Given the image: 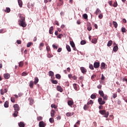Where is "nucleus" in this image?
<instances>
[{
  "instance_id": "nucleus-21",
  "label": "nucleus",
  "mask_w": 127,
  "mask_h": 127,
  "mask_svg": "<svg viewBox=\"0 0 127 127\" xmlns=\"http://www.w3.org/2000/svg\"><path fill=\"white\" fill-rule=\"evenodd\" d=\"M39 79H38V77H35V78H34V84H35V85H36V84L38 83V82H39Z\"/></svg>"
},
{
  "instance_id": "nucleus-19",
  "label": "nucleus",
  "mask_w": 127,
  "mask_h": 127,
  "mask_svg": "<svg viewBox=\"0 0 127 127\" xmlns=\"http://www.w3.org/2000/svg\"><path fill=\"white\" fill-rule=\"evenodd\" d=\"M99 94L100 95L101 97L103 98L104 97V96H105V94L103 91V90H99Z\"/></svg>"
},
{
  "instance_id": "nucleus-50",
  "label": "nucleus",
  "mask_w": 127,
  "mask_h": 127,
  "mask_svg": "<svg viewBox=\"0 0 127 127\" xmlns=\"http://www.w3.org/2000/svg\"><path fill=\"white\" fill-rule=\"evenodd\" d=\"M118 5V4L117 2L116 1V2H114V3L113 4V6L114 7H117Z\"/></svg>"
},
{
  "instance_id": "nucleus-59",
  "label": "nucleus",
  "mask_w": 127,
  "mask_h": 127,
  "mask_svg": "<svg viewBox=\"0 0 127 127\" xmlns=\"http://www.w3.org/2000/svg\"><path fill=\"white\" fill-rule=\"evenodd\" d=\"M93 127H97V123H96V122H93Z\"/></svg>"
},
{
  "instance_id": "nucleus-9",
  "label": "nucleus",
  "mask_w": 127,
  "mask_h": 127,
  "mask_svg": "<svg viewBox=\"0 0 127 127\" xmlns=\"http://www.w3.org/2000/svg\"><path fill=\"white\" fill-rule=\"evenodd\" d=\"M80 70L82 72V73H84V74L86 73L87 71V70L85 67H80Z\"/></svg>"
},
{
  "instance_id": "nucleus-32",
  "label": "nucleus",
  "mask_w": 127,
  "mask_h": 127,
  "mask_svg": "<svg viewBox=\"0 0 127 127\" xmlns=\"http://www.w3.org/2000/svg\"><path fill=\"white\" fill-rule=\"evenodd\" d=\"M112 44H113L112 40H109V41L108 43L107 46L110 47V46H112Z\"/></svg>"
},
{
  "instance_id": "nucleus-38",
  "label": "nucleus",
  "mask_w": 127,
  "mask_h": 127,
  "mask_svg": "<svg viewBox=\"0 0 127 127\" xmlns=\"http://www.w3.org/2000/svg\"><path fill=\"white\" fill-rule=\"evenodd\" d=\"M37 121H40L43 120L42 116H38L37 118Z\"/></svg>"
},
{
  "instance_id": "nucleus-42",
  "label": "nucleus",
  "mask_w": 127,
  "mask_h": 127,
  "mask_svg": "<svg viewBox=\"0 0 127 127\" xmlns=\"http://www.w3.org/2000/svg\"><path fill=\"white\" fill-rule=\"evenodd\" d=\"M49 75H50V76H53L54 75V72L52 71V70H50Z\"/></svg>"
},
{
  "instance_id": "nucleus-33",
  "label": "nucleus",
  "mask_w": 127,
  "mask_h": 127,
  "mask_svg": "<svg viewBox=\"0 0 127 127\" xmlns=\"http://www.w3.org/2000/svg\"><path fill=\"white\" fill-rule=\"evenodd\" d=\"M90 97L92 99H96V98H97V95H96V94H91Z\"/></svg>"
},
{
  "instance_id": "nucleus-47",
  "label": "nucleus",
  "mask_w": 127,
  "mask_h": 127,
  "mask_svg": "<svg viewBox=\"0 0 127 127\" xmlns=\"http://www.w3.org/2000/svg\"><path fill=\"white\" fill-rule=\"evenodd\" d=\"M33 43L32 42H29L27 43V47L29 48L31 45H32Z\"/></svg>"
},
{
  "instance_id": "nucleus-10",
  "label": "nucleus",
  "mask_w": 127,
  "mask_h": 127,
  "mask_svg": "<svg viewBox=\"0 0 127 127\" xmlns=\"http://www.w3.org/2000/svg\"><path fill=\"white\" fill-rule=\"evenodd\" d=\"M7 89L4 88V91L3 92V89H0V92L1 95H4V93H7Z\"/></svg>"
},
{
  "instance_id": "nucleus-56",
  "label": "nucleus",
  "mask_w": 127,
  "mask_h": 127,
  "mask_svg": "<svg viewBox=\"0 0 127 127\" xmlns=\"http://www.w3.org/2000/svg\"><path fill=\"white\" fill-rule=\"evenodd\" d=\"M103 14L100 13L99 15V18H100V19H102V18H103Z\"/></svg>"
},
{
  "instance_id": "nucleus-4",
  "label": "nucleus",
  "mask_w": 127,
  "mask_h": 127,
  "mask_svg": "<svg viewBox=\"0 0 127 127\" xmlns=\"http://www.w3.org/2000/svg\"><path fill=\"white\" fill-rule=\"evenodd\" d=\"M98 102L100 105H104L106 103V102H105V101H103V99L101 97L98 98Z\"/></svg>"
},
{
  "instance_id": "nucleus-8",
  "label": "nucleus",
  "mask_w": 127,
  "mask_h": 127,
  "mask_svg": "<svg viewBox=\"0 0 127 127\" xmlns=\"http://www.w3.org/2000/svg\"><path fill=\"white\" fill-rule=\"evenodd\" d=\"M13 108L15 111H18L20 110V107L18 104H15V105H13Z\"/></svg>"
},
{
  "instance_id": "nucleus-13",
  "label": "nucleus",
  "mask_w": 127,
  "mask_h": 127,
  "mask_svg": "<svg viewBox=\"0 0 127 127\" xmlns=\"http://www.w3.org/2000/svg\"><path fill=\"white\" fill-rule=\"evenodd\" d=\"M67 103H68V105H69V106L71 107L73 105L74 102H73V100H68L67 102Z\"/></svg>"
},
{
  "instance_id": "nucleus-7",
  "label": "nucleus",
  "mask_w": 127,
  "mask_h": 127,
  "mask_svg": "<svg viewBox=\"0 0 127 127\" xmlns=\"http://www.w3.org/2000/svg\"><path fill=\"white\" fill-rule=\"evenodd\" d=\"M56 88L58 91H60V92H63V88L62 86L58 85L57 86Z\"/></svg>"
},
{
  "instance_id": "nucleus-40",
  "label": "nucleus",
  "mask_w": 127,
  "mask_h": 127,
  "mask_svg": "<svg viewBox=\"0 0 127 127\" xmlns=\"http://www.w3.org/2000/svg\"><path fill=\"white\" fill-rule=\"evenodd\" d=\"M89 67L90 69H91V70H94V66L93 65V64H89Z\"/></svg>"
},
{
  "instance_id": "nucleus-43",
  "label": "nucleus",
  "mask_w": 127,
  "mask_h": 127,
  "mask_svg": "<svg viewBox=\"0 0 127 127\" xmlns=\"http://www.w3.org/2000/svg\"><path fill=\"white\" fill-rule=\"evenodd\" d=\"M122 32L123 33H125L127 32V29L125 27H122L121 29Z\"/></svg>"
},
{
  "instance_id": "nucleus-60",
  "label": "nucleus",
  "mask_w": 127,
  "mask_h": 127,
  "mask_svg": "<svg viewBox=\"0 0 127 127\" xmlns=\"http://www.w3.org/2000/svg\"><path fill=\"white\" fill-rule=\"evenodd\" d=\"M123 82H126L127 84V79H126V78H125V77L123 78Z\"/></svg>"
},
{
  "instance_id": "nucleus-41",
  "label": "nucleus",
  "mask_w": 127,
  "mask_h": 127,
  "mask_svg": "<svg viewBox=\"0 0 127 127\" xmlns=\"http://www.w3.org/2000/svg\"><path fill=\"white\" fill-rule=\"evenodd\" d=\"M86 43V42L85 41V40H82L80 42L81 45H84V44H85Z\"/></svg>"
},
{
  "instance_id": "nucleus-5",
  "label": "nucleus",
  "mask_w": 127,
  "mask_h": 127,
  "mask_svg": "<svg viewBox=\"0 0 127 127\" xmlns=\"http://www.w3.org/2000/svg\"><path fill=\"white\" fill-rule=\"evenodd\" d=\"M100 64V63L99 62H95L93 64V66L95 68H99Z\"/></svg>"
},
{
  "instance_id": "nucleus-64",
  "label": "nucleus",
  "mask_w": 127,
  "mask_h": 127,
  "mask_svg": "<svg viewBox=\"0 0 127 127\" xmlns=\"http://www.w3.org/2000/svg\"><path fill=\"white\" fill-rule=\"evenodd\" d=\"M17 43L18 44H21V40H17Z\"/></svg>"
},
{
  "instance_id": "nucleus-27",
  "label": "nucleus",
  "mask_w": 127,
  "mask_h": 127,
  "mask_svg": "<svg viewBox=\"0 0 127 127\" xmlns=\"http://www.w3.org/2000/svg\"><path fill=\"white\" fill-rule=\"evenodd\" d=\"M66 49H67L68 52H71V48L70 47V46H68V45H66Z\"/></svg>"
},
{
  "instance_id": "nucleus-44",
  "label": "nucleus",
  "mask_w": 127,
  "mask_h": 127,
  "mask_svg": "<svg viewBox=\"0 0 127 127\" xmlns=\"http://www.w3.org/2000/svg\"><path fill=\"white\" fill-rule=\"evenodd\" d=\"M46 49H47L48 53L51 51V48L49 46H47Z\"/></svg>"
},
{
  "instance_id": "nucleus-12",
  "label": "nucleus",
  "mask_w": 127,
  "mask_h": 127,
  "mask_svg": "<svg viewBox=\"0 0 127 127\" xmlns=\"http://www.w3.org/2000/svg\"><path fill=\"white\" fill-rule=\"evenodd\" d=\"M101 68L102 69H106V64L105 63H102L101 64Z\"/></svg>"
},
{
  "instance_id": "nucleus-36",
  "label": "nucleus",
  "mask_w": 127,
  "mask_h": 127,
  "mask_svg": "<svg viewBox=\"0 0 127 127\" xmlns=\"http://www.w3.org/2000/svg\"><path fill=\"white\" fill-rule=\"evenodd\" d=\"M50 123H55V120L54 118H50L49 119Z\"/></svg>"
},
{
  "instance_id": "nucleus-35",
  "label": "nucleus",
  "mask_w": 127,
  "mask_h": 127,
  "mask_svg": "<svg viewBox=\"0 0 127 127\" xmlns=\"http://www.w3.org/2000/svg\"><path fill=\"white\" fill-rule=\"evenodd\" d=\"M24 65V62L23 61L20 62V63H19V67H23Z\"/></svg>"
},
{
  "instance_id": "nucleus-55",
  "label": "nucleus",
  "mask_w": 127,
  "mask_h": 127,
  "mask_svg": "<svg viewBox=\"0 0 127 127\" xmlns=\"http://www.w3.org/2000/svg\"><path fill=\"white\" fill-rule=\"evenodd\" d=\"M113 97L114 99H116V98L117 97V93H113Z\"/></svg>"
},
{
  "instance_id": "nucleus-48",
  "label": "nucleus",
  "mask_w": 127,
  "mask_h": 127,
  "mask_svg": "<svg viewBox=\"0 0 127 127\" xmlns=\"http://www.w3.org/2000/svg\"><path fill=\"white\" fill-rule=\"evenodd\" d=\"M83 17L84 18V19H87V18H88V15L87 14H83Z\"/></svg>"
},
{
  "instance_id": "nucleus-1",
  "label": "nucleus",
  "mask_w": 127,
  "mask_h": 127,
  "mask_svg": "<svg viewBox=\"0 0 127 127\" xmlns=\"http://www.w3.org/2000/svg\"><path fill=\"white\" fill-rule=\"evenodd\" d=\"M99 113L102 115H105L104 117H106V118L109 117V112H106V110H100Z\"/></svg>"
},
{
  "instance_id": "nucleus-63",
  "label": "nucleus",
  "mask_w": 127,
  "mask_h": 127,
  "mask_svg": "<svg viewBox=\"0 0 127 127\" xmlns=\"http://www.w3.org/2000/svg\"><path fill=\"white\" fill-rule=\"evenodd\" d=\"M105 79V76H104L103 74H102L101 80H104Z\"/></svg>"
},
{
  "instance_id": "nucleus-39",
  "label": "nucleus",
  "mask_w": 127,
  "mask_h": 127,
  "mask_svg": "<svg viewBox=\"0 0 127 127\" xmlns=\"http://www.w3.org/2000/svg\"><path fill=\"white\" fill-rule=\"evenodd\" d=\"M56 78H57V79H61V75L59 74H57L56 75Z\"/></svg>"
},
{
  "instance_id": "nucleus-28",
  "label": "nucleus",
  "mask_w": 127,
  "mask_h": 127,
  "mask_svg": "<svg viewBox=\"0 0 127 127\" xmlns=\"http://www.w3.org/2000/svg\"><path fill=\"white\" fill-rule=\"evenodd\" d=\"M92 29V26H91L90 23H89V24H88V26H87V30L88 31H91Z\"/></svg>"
},
{
  "instance_id": "nucleus-24",
  "label": "nucleus",
  "mask_w": 127,
  "mask_h": 127,
  "mask_svg": "<svg viewBox=\"0 0 127 127\" xmlns=\"http://www.w3.org/2000/svg\"><path fill=\"white\" fill-rule=\"evenodd\" d=\"M74 114V113H66V116L68 117H70L71 116H73Z\"/></svg>"
},
{
  "instance_id": "nucleus-30",
  "label": "nucleus",
  "mask_w": 127,
  "mask_h": 127,
  "mask_svg": "<svg viewBox=\"0 0 127 127\" xmlns=\"http://www.w3.org/2000/svg\"><path fill=\"white\" fill-rule=\"evenodd\" d=\"M53 30H54V27L53 26H51V27L50 28L49 33L51 34H53Z\"/></svg>"
},
{
  "instance_id": "nucleus-57",
  "label": "nucleus",
  "mask_w": 127,
  "mask_h": 127,
  "mask_svg": "<svg viewBox=\"0 0 127 127\" xmlns=\"http://www.w3.org/2000/svg\"><path fill=\"white\" fill-rule=\"evenodd\" d=\"M72 79L74 80H77V77L76 76H75V75L74 76H72Z\"/></svg>"
},
{
  "instance_id": "nucleus-15",
  "label": "nucleus",
  "mask_w": 127,
  "mask_h": 127,
  "mask_svg": "<svg viewBox=\"0 0 127 127\" xmlns=\"http://www.w3.org/2000/svg\"><path fill=\"white\" fill-rule=\"evenodd\" d=\"M119 48L118 45L115 46L113 48V51L114 52H117L118 51Z\"/></svg>"
},
{
  "instance_id": "nucleus-22",
  "label": "nucleus",
  "mask_w": 127,
  "mask_h": 127,
  "mask_svg": "<svg viewBox=\"0 0 127 127\" xmlns=\"http://www.w3.org/2000/svg\"><path fill=\"white\" fill-rule=\"evenodd\" d=\"M10 11H11V9H10V8L9 7H6V10L4 9V12H7V13L10 12Z\"/></svg>"
},
{
  "instance_id": "nucleus-14",
  "label": "nucleus",
  "mask_w": 127,
  "mask_h": 127,
  "mask_svg": "<svg viewBox=\"0 0 127 127\" xmlns=\"http://www.w3.org/2000/svg\"><path fill=\"white\" fill-rule=\"evenodd\" d=\"M34 81H30L29 82V87L31 88H33V85H34Z\"/></svg>"
},
{
  "instance_id": "nucleus-6",
  "label": "nucleus",
  "mask_w": 127,
  "mask_h": 127,
  "mask_svg": "<svg viewBox=\"0 0 127 127\" xmlns=\"http://www.w3.org/2000/svg\"><path fill=\"white\" fill-rule=\"evenodd\" d=\"M47 126V123H45L43 121H41L39 122V127H45Z\"/></svg>"
},
{
  "instance_id": "nucleus-11",
  "label": "nucleus",
  "mask_w": 127,
  "mask_h": 127,
  "mask_svg": "<svg viewBox=\"0 0 127 127\" xmlns=\"http://www.w3.org/2000/svg\"><path fill=\"white\" fill-rule=\"evenodd\" d=\"M3 77L6 79H9L10 77V74H9V73H4L3 74Z\"/></svg>"
},
{
  "instance_id": "nucleus-2",
  "label": "nucleus",
  "mask_w": 127,
  "mask_h": 127,
  "mask_svg": "<svg viewBox=\"0 0 127 127\" xmlns=\"http://www.w3.org/2000/svg\"><path fill=\"white\" fill-rule=\"evenodd\" d=\"M35 3L32 2H29L27 4V6L29 9H30L31 11H33V7L34 6Z\"/></svg>"
},
{
  "instance_id": "nucleus-52",
  "label": "nucleus",
  "mask_w": 127,
  "mask_h": 127,
  "mask_svg": "<svg viewBox=\"0 0 127 127\" xmlns=\"http://www.w3.org/2000/svg\"><path fill=\"white\" fill-rule=\"evenodd\" d=\"M11 101L13 103L15 102V99L14 97H11Z\"/></svg>"
},
{
  "instance_id": "nucleus-25",
  "label": "nucleus",
  "mask_w": 127,
  "mask_h": 127,
  "mask_svg": "<svg viewBox=\"0 0 127 127\" xmlns=\"http://www.w3.org/2000/svg\"><path fill=\"white\" fill-rule=\"evenodd\" d=\"M73 88L75 90H76V91L78 90V85L76 83H74L73 84Z\"/></svg>"
},
{
  "instance_id": "nucleus-58",
  "label": "nucleus",
  "mask_w": 127,
  "mask_h": 127,
  "mask_svg": "<svg viewBox=\"0 0 127 127\" xmlns=\"http://www.w3.org/2000/svg\"><path fill=\"white\" fill-rule=\"evenodd\" d=\"M33 104V100L32 99H30V105H32Z\"/></svg>"
},
{
  "instance_id": "nucleus-62",
  "label": "nucleus",
  "mask_w": 127,
  "mask_h": 127,
  "mask_svg": "<svg viewBox=\"0 0 127 127\" xmlns=\"http://www.w3.org/2000/svg\"><path fill=\"white\" fill-rule=\"evenodd\" d=\"M62 51V48H59L58 49L57 52H61Z\"/></svg>"
},
{
  "instance_id": "nucleus-17",
  "label": "nucleus",
  "mask_w": 127,
  "mask_h": 127,
  "mask_svg": "<svg viewBox=\"0 0 127 127\" xmlns=\"http://www.w3.org/2000/svg\"><path fill=\"white\" fill-rule=\"evenodd\" d=\"M101 10L99 9V8H97L95 12V13L96 14V15H98V14L99 13H101Z\"/></svg>"
},
{
  "instance_id": "nucleus-37",
  "label": "nucleus",
  "mask_w": 127,
  "mask_h": 127,
  "mask_svg": "<svg viewBox=\"0 0 127 127\" xmlns=\"http://www.w3.org/2000/svg\"><path fill=\"white\" fill-rule=\"evenodd\" d=\"M70 44L71 46L72 47V48H73V47H74L75 43H74L73 41H70Z\"/></svg>"
},
{
  "instance_id": "nucleus-3",
  "label": "nucleus",
  "mask_w": 127,
  "mask_h": 127,
  "mask_svg": "<svg viewBox=\"0 0 127 127\" xmlns=\"http://www.w3.org/2000/svg\"><path fill=\"white\" fill-rule=\"evenodd\" d=\"M19 25L22 26V27H26L27 26V23L25 22V20H19Z\"/></svg>"
},
{
  "instance_id": "nucleus-31",
  "label": "nucleus",
  "mask_w": 127,
  "mask_h": 127,
  "mask_svg": "<svg viewBox=\"0 0 127 127\" xmlns=\"http://www.w3.org/2000/svg\"><path fill=\"white\" fill-rule=\"evenodd\" d=\"M8 104L9 103H8V102H7V101L5 102L4 104V108H8Z\"/></svg>"
},
{
  "instance_id": "nucleus-23",
  "label": "nucleus",
  "mask_w": 127,
  "mask_h": 127,
  "mask_svg": "<svg viewBox=\"0 0 127 127\" xmlns=\"http://www.w3.org/2000/svg\"><path fill=\"white\" fill-rule=\"evenodd\" d=\"M20 20H25V16L21 15V14L20 15Z\"/></svg>"
},
{
  "instance_id": "nucleus-51",
  "label": "nucleus",
  "mask_w": 127,
  "mask_h": 127,
  "mask_svg": "<svg viewBox=\"0 0 127 127\" xmlns=\"http://www.w3.org/2000/svg\"><path fill=\"white\" fill-rule=\"evenodd\" d=\"M104 101L105 102V101H107L108 99V96L107 95L103 96Z\"/></svg>"
},
{
  "instance_id": "nucleus-34",
  "label": "nucleus",
  "mask_w": 127,
  "mask_h": 127,
  "mask_svg": "<svg viewBox=\"0 0 127 127\" xmlns=\"http://www.w3.org/2000/svg\"><path fill=\"white\" fill-rule=\"evenodd\" d=\"M113 25H114L115 28L116 29H117V28L118 26V23H117V22H116V21H113Z\"/></svg>"
},
{
  "instance_id": "nucleus-53",
  "label": "nucleus",
  "mask_w": 127,
  "mask_h": 127,
  "mask_svg": "<svg viewBox=\"0 0 127 127\" xmlns=\"http://www.w3.org/2000/svg\"><path fill=\"white\" fill-rule=\"evenodd\" d=\"M52 82L53 84H58V81L54 80H52Z\"/></svg>"
},
{
  "instance_id": "nucleus-61",
  "label": "nucleus",
  "mask_w": 127,
  "mask_h": 127,
  "mask_svg": "<svg viewBox=\"0 0 127 127\" xmlns=\"http://www.w3.org/2000/svg\"><path fill=\"white\" fill-rule=\"evenodd\" d=\"M68 76L69 78V79H71V78H72V77H73V76L71 74H68Z\"/></svg>"
},
{
  "instance_id": "nucleus-26",
  "label": "nucleus",
  "mask_w": 127,
  "mask_h": 127,
  "mask_svg": "<svg viewBox=\"0 0 127 127\" xmlns=\"http://www.w3.org/2000/svg\"><path fill=\"white\" fill-rule=\"evenodd\" d=\"M55 110H51V116L52 117H55Z\"/></svg>"
},
{
  "instance_id": "nucleus-46",
  "label": "nucleus",
  "mask_w": 127,
  "mask_h": 127,
  "mask_svg": "<svg viewBox=\"0 0 127 127\" xmlns=\"http://www.w3.org/2000/svg\"><path fill=\"white\" fill-rule=\"evenodd\" d=\"M96 74H93V75H92V76H91V79L92 81L95 80V78L96 77Z\"/></svg>"
},
{
  "instance_id": "nucleus-20",
  "label": "nucleus",
  "mask_w": 127,
  "mask_h": 127,
  "mask_svg": "<svg viewBox=\"0 0 127 127\" xmlns=\"http://www.w3.org/2000/svg\"><path fill=\"white\" fill-rule=\"evenodd\" d=\"M91 42L92 43H94V44H96V43H97L98 42V40L96 38L93 39L91 40Z\"/></svg>"
},
{
  "instance_id": "nucleus-45",
  "label": "nucleus",
  "mask_w": 127,
  "mask_h": 127,
  "mask_svg": "<svg viewBox=\"0 0 127 127\" xmlns=\"http://www.w3.org/2000/svg\"><path fill=\"white\" fill-rule=\"evenodd\" d=\"M88 108H89V106H88L87 105H84V106L83 107V109L85 111H86V110H87Z\"/></svg>"
},
{
  "instance_id": "nucleus-16",
  "label": "nucleus",
  "mask_w": 127,
  "mask_h": 127,
  "mask_svg": "<svg viewBox=\"0 0 127 127\" xmlns=\"http://www.w3.org/2000/svg\"><path fill=\"white\" fill-rule=\"evenodd\" d=\"M18 3L20 7H22L23 2L22 1V0H18Z\"/></svg>"
},
{
  "instance_id": "nucleus-54",
  "label": "nucleus",
  "mask_w": 127,
  "mask_h": 127,
  "mask_svg": "<svg viewBox=\"0 0 127 127\" xmlns=\"http://www.w3.org/2000/svg\"><path fill=\"white\" fill-rule=\"evenodd\" d=\"M28 75L27 73H26V72H23V73H22V76H27Z\"/></svg>"
},
{
  "instance_id": "nucleus-49",
  "label": "nucleus",
  "mask_w": 127,
  "mask_h": 127,
  "mask_svg": "<svg viewBox=\"0 0 127 127\" xmlns=\"http://www.w3.org/2000/svg\"><path fill=\"white\" fill-rule=\"evenodd\" d=\"M47 57H48V58H51L53 57V55H51V54L48 53V55H47Z\"/></svg>"
},
{
  "instance_id": "nucleus-18",
  "label": "nucleus",
  "mask_w": 127,
  "mask_h": 127,
  "mask_svg": "<svg viewBox=\"0 0 127 127\" xmlns=\"http://www.w3.org/2000/svg\"><path fill=\"white\" fill-rule=\"evenodd\" d=\"M18 126L20 127H25V125L24 123V122H20L19 123H18Z\"/></svg>"
},
{
  "instance_id": "nucleus-29",
  "label": "nucleus",
  "mask_w": 127,
  "mask_h": 127,
  "mask_svg": "<svg viewBox=\"0 0 127 127\" xmlns=\"http://www.w3.org/2000/svg\"><path fill=\"white\" fill-rule=\"evenodd\" d=\"M18 114V112L15 110L14 113L13 114V116L14 117H17Z\"/></svg>"
}]
</instances>
